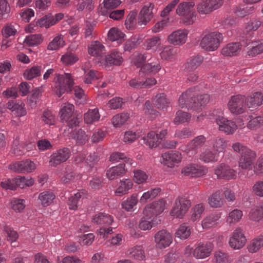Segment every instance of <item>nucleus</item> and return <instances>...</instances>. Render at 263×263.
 Returning <instances> with one entry per match:
<instances>
[{
	"label": "nucleus",
	"mask_w": 263,
	"mask_h": 263,
	"mask_svg": "<svg viewBox=\"0 0 263 263\" xmlns=\"http://www.w3.org/2000/svg\"><path fill=\"white\" fill-rule=\"evenodd\" d=\"M74 110V107L72 104H68L63 106L59 112L61 120L63 122H66L72 116Z\"/></svg>",
	"instance_id": "nucleus-32"
},
{
	"label": "nucleus",
	"mask_w": 263,
	"mask_h": 263,
	"mask_svg": "<svg viewBox=\"0 0 263 263\" xmlns=\"http://www.w3.org/2000/svg\"><path fill=\"white\" fill-rule=\"evenodd\" d=\"M124 36L125 34L117 28H111L108 33V37L111 41H115L123 39Z\"/></svg>",
	"instance_id": "nucleus-50"
},
{
	"label": "nucleus",
	"mask_w": 263,
	"mask_h": 263,
	"mask_svg": "<svg viewBox=\"0 0 263 263\" xmlns=\"http://www.w3.org/2000/svg\"><path fill=\"white\" fill-rule=\"evenodd\" d=\"M194 5L195 3L193 2H183L180 3L176 9V13L177 14L182 16L189 13H190V12L194 11L192 8Z\"/></svg>",
	"instance_id": "nucleus-28"
},
{
	"label": "nucleus",
	"mask_w": 263,
	"mask_h": 263,
	"mask_svg": "<svg viewBox=\"0 0 263 263\" xmlns=\"http://www.w3.org/2000/svg\"><path fill=\"white\" fill-rule=\"evenodd\" d=\"M206 138L203 135H200L193 139L189 144L190 149H194L201 147L205 142Z\"/></svg>",
	"instance_id": "nucleus-48"
},
{
	"label": "nucleus",
	"mask_w": 263,
	"mask_h": 263,
	"mask_svg": "<svg viewBox=\"0 0 263 263\" xmlns=\"http://www.w3.org/2000/svg\"><path fill=\"white\" fill-rule=\"evenodd\" d=\"M153 63L144 64L141 67L140 72L145 73H156L158 72L161 69L159 64L152 65Z\"/></svg>",
	"instance_id": "nucleus-39"
},
{
	"label": "nucleus",
	"mask_w": 263,
	"mask_h": 263,
	"mask_svg": "<svg viewBox=\"0 0 263 263\" xmlns=\"http://www.w3.org/2000/svg\"><path fill=\"white\" fill-rule=\"evenodd\" d=\"M161 163L168 167H173L175 163L181 160V154L179 152L170 151L162 154Z\"/></svg>",
	"instance_id": "nucleus-14"
},
{
	"label": "nucleus",
	"mask_w": 263,
	"mask_h": 263,
	"mask_svg": "<svg viewBox=\"0 0 263 263\" xmlns=\"http://www.w3.org/2000/svg\"><path fill=\"white\" fill-rule=\"evenodd\" d=\"M129 118V115L127 113H122L117 115L112 118V123L114 126H120L124 124Z\"/></svg>",
	"instance_id": "nucleus-43"
},
{
	"label": "nucleus",
	"mask_w": 263,
	"mask_h": 263,
	"mask_svg": "<svg viewBox=\"0 0 263 263\" xmlns=\"http://www.w3.org/2000/svg\"><path fill=\"white\" fill-rule=\"evenodd\" d=\"M213 249L212 243L200 242L193 251V256L197 259H203L209 257Z\"/></svg>",
	"instance_id": "nucleus-9"
},
{
	"label": "nucleus",
	"mask_w": 263,
	"mask_h": 263,
	"mask_svg": "<svg viewBox=\"0 0 263 263\" xmlns=\"http://www.w3.org/2000/svg\"><path fill=\"white\" fill-rule=\"evenodd\" d=\"M18 25L15 23H8L2 29V34L5 38H8L15 35Z\"/></svg>",
	"instance_id": "nucleus-34"
},
{
	"label": "nucleus",
	"mask_w": 263,
	"mask_h": 263,
	"mask_svg": "<svg viewBox=\"0 0 263 263\" xmlns=\"http://www.w3.org/2000/svg\"><path fill=\"white\" fill-rule=\"evenodd\" d=\"M195 99L194 110L200 111L202 109V107L205 106L209 102L210 96L208 94L195 96Z\"/></svg>",
	"instance_id": "nucleus-31"
},
{
	"label": "nucleus",
	"mask_w": 263,
	"mask_h": 263,
	"mask_svg": "<svg viewBox=\"0 0 263 263\" xmlns=\"http://www.w3.org/2000/svg\"><path fill=\"white\" fill-rule=\"evenodd\" d=\"M196 13L194 11L190 13L183 15L181 22L185 25H191L194 23L196 19Z\"/></svg>",
	"instance_id": "nucleus-58"
},
{
	"label": "nucleus",
	"mask_w": 263,
	"mask_h": 263,
	"mask_svg": "<svg viewBox=\"0 0 263 263\" xmlns=\"http://www.w3.org/2000/svg\"><path fill=\"white\" fill-rule=\"evenodd\" d=\"M191 118V116L190 114L182 110H179L176 114V117L174 119V122L176 124H179L189 122Z\"/></svg>",
	"instance_id": "nucleus-41"
},
{
	"label": "nucleus",
	"mask_w": 263,
	"mask_h": 263,
	"mask_svg": "<svg viewBox=\"0 0 263 263\" xmlns=\"http://www.w3.org/2000/svg\"><path fill=\"white\" fill-rule=\"evenodd\" d=\"M175 206L171 212L172 216L181 218L191 205L190 200L185 196H179L175 200Z\"/></svg>",
	"instance_id": "nucleus-3"
},
{
	"label": "nucleus",
	"mask_w": 263,
	"mask_h": 263,
	"mask_svg": "<svg viewBox=\"0 0 263 263\" xmlns=\"http://www.w3.org/2000/svg\"><path fill=\"white\" fill-rule=\"evenodd\" d=\"M191 234L190 230L185 223L181 224L175 233V237L180 239H186Z\"/></svg>",
	"instance_id": "nucleus-47"
},
{
	"label": "nucleus",
	"mask_w": 263,
	"mask_h": 263,
	"mask_svg": "<svg viewBox=\"0 0 263 263\" xmlns=\"http://www.w3.org/2000/svg\"><path fill=\"white\" fill-rule=\"evenodd\" d=\"M250 218L255 221H259L263 218V206H258L252 209L249 213Z\"/></svg>",
	"instance_id": "nucleus-49"
},
{
	"label": "nucleus",
	"mask_w": 263,
	"mask_h": 263,
	"mask_svg": "<svg viewBox=\"0 0 263 263\" xmlns=\"http://www.w3.org/2000/svg\"><path fill=\"white\" fill-rule=\"evenodd\" d=\"M133 182L130 179H126L120 182V185L115 191L116 195L122 196L128 193V191L133 187Z\"/></svg>",
	"instance_id": "nucleus-24"
},
{
	"label": "nucleus",
	"mask_w": 263,
	"mask_h": 263,
	"mask_svg": "<svg viewBox=\"0 0 263 263\" xmlns=\"http://www.w3.org/2000/svg\"><path fill=\"white\" fill-rule=\"evenodd\" d=\"M142 139L144 141V143L148 145L151 148L156 147L159 145L160 142L159 140L158 134H156L154 131H151L148 133L147 136L143 137Z\"/></svg>",
	"instance_id": "nucleus-25"
},
{
	"label": "nucleus",
	"mask_w": 263,
	"mask_h": 263,
	"mask_svg": "<svg viewBox=\"0 0 263 263\" xmlns=\"http://www.w3.org/2000/svg\"><path fill=\"white\" fill-rule=\"evenodd\" d=\"M200 159L205 163L216 162L218 160L215 154L209 150H206L200 154Z\"/></svg>",
	"instance_id": "nucleus-54"
},
{
	"label": "nucleus",
	"mask_w": 263,
	"mask_h": 263,
	"mask_svg": "<svg viewBox=\"0 0 263 263\" xmlns=\"http://www.w3.org/2000/svg\"><path fill=\"white\" fill-rule=\"evenodd\" d=\"M113 221V218L110 215L103 213L96 215L92 219V221L97 224H111Z\"/></svg>",
	"instance_id": "nucleus-33"
},
{
	"label": "nucleus",
	"mask_w": 263,
	"mask_h": 263,
	"mask_svg": "<svg viewBox=\"0 0 263 263\" xmlns=\"http://www.w3.org/2000/svg\"><path fill=\"white\" fill-rule=\"evenodd\" d=\"M221 0H202L197 5V11L200 15H206L219 8Z\"/></svg>",
	"instance_id": "nucleus-7"
},
{
	"label": "nucleus",
	"mask_w": 263,
	"mask_h": 263,
	"mask_svg": "<svg viewBox=\"0 0 263 263\" xmlns=\"http://www.w3.org/2000/svg\"><path fill=\"white\" fill-rule=\"evenodd\" d=\"M245 96L242 95H236L231 97L228 106L230 111L236 115L242 114L245 109L244 102Z\"/></svg>",
	"instance_id": "nucleus-5"
},
{
	"label": "nucleus",
	"mask_w": 263,
	"mask_h": 263,
	"mask_svg": "<svg viewBox=\"0 0 263 263\" xmlns=\"http://www.w3.org/2000/svg\"><path fill=\"white\" fill-rule=\"evenodd\" d=\"M153 105L158 109L167 108L170 104L169 100L167 99L164 93H160L156 95L152 99Z\"/></svg>",
	"instance_id": "nucleus-22"
},
{
	"label": "nucleus",
	"mask_w": 263,
	"mask_h": 263,
	"mask_svg": "<svg viewBox=\"0 0 263 263\" xmlns=\"http://www.w3.org/2000/svg\"><path fill=\"white\" fill-rule=\"evenodd\" d=\"M144 6L140 11L138 16V24L140 26H145L148 23L153 17L152 8Z\"/></svg>",
	"instance_id": "nucleus-15"
},
{
	"label": "nucleus",
	"mask_w": 263,
	"mask_h": 263,
	"mask_svg": "<svg viewBox=\"0 0 263 263\" xmlns=\"http://www.w3.org/2000/svg\"><path fill=\"white\" fill-rule=\"evenodd\" d=\"M153 221V219H148V218L143 216L139 222V227L142 230H150L154 226Z\"/></svg>",
	"instance_id": "nucleus-60"
},
{
	"label": "nucleus",
	"mask_w": 263,
	"mask_h": 263,
	"mask_svg": "<svg viewBox=\"0 0 263 263\" xmlns=\"http://www.w3.org/2000/svg\"><path fill=\"white\" fill-rule=\"evenodd\" d=\"M137 15L136 10H133L130 12L125 21L126 28L128 30H134L136 28V17Z\"/></svg>",
	"instance_id": "nucleus-37"
},
{
	"label": "nucleus",
	"mask_w": 263,
	"mask_h": 263,
	"mask_svg": "<svg viewBox=\"0 0 263 263\" xmlns=\"http://www.w3.org/2000/svg\"><path fill=\"white\" fill-rule=\"evenodd\" d=\"M42 41L41 34H33L27 36L24 42L29 46H33L40 44Z\"/></svg>",
	"instance_id": "nucleus-55"
},
{
	"label": "nucleus",
	"mask_w": 263,
	"mask_h": 263,
	"mask_svg": "<svg viewBox=\"0 0 263 263\" xmlns=\"http://www.w3.org/2000/svg\"><path fill=\"white\" fill-rule=\"evenodd\" d=\"M247 239L242 233L241 229L238 228L233 232V236L230 238L229 244L234 249H239L246 244Z\"/></svg>",
	"instance_id": "nucleus-12"
},
{
	"label": "nucleus",
	"mask_w": 263,
	"mask_h": 263,
	"mask_svg": "<svg viewBox=\"0 0 263 263\" xmlns=\"http://www.w3.org/2000/svg\"><path fill=\"white\" fill-rule=\"evenodd\" d=\"M252 190L256 196L263 197V180L256 182L252 187Z\"/></svg>",
	"instance_id": "nucleus-64"
},
{
	"label": "nucleus",
	"mask_w": 263,
	"mask_h": 263,
	"mask_svg": "<svg viewBox=\"0 0 263 263\" xmlns=\"http://www.w3.org/2000/svg\"><path fill=\"white\" fill-rule=\"evenodd\" d=\"M105 60L107 65H120L122 63L123 59L121 55V53L117 51H114L106 55Z\"/></svg>",
	"instance_id": "nucleus-27"
},
{
	"label": "nucleus",
	"mask_w": 263,
	"mask_h": 263,
	"mask_svg": "<svg viewBox=\"0 0 263 263\" xmlns=\"http://www.w3.org/2000/svg\"><path fill=\"white\" fill-rule=\"evenodd\" d=\"M176 54V50L174 48L166 47L160 53L162 59L169 60L173 59Z\"/></svg>",
	"instance_id": "nucleus-59"
},
{
	"label": "nucleus",
	"mask_w": 263,
	"mask_h": 263,
	"mask_svg": "<svg viewBox=\"0 0 263 263\" xmlns=\"http://www.w3.org/2000/svg\"><path fill=\"white\" fill-rule=\"evenodd\" d=\"M262 52L263 43H260L257 45L252 46V47L247 51V55L249 57H253Z\"/></svg>",
	"instance_id": "nucleus-63"
},
{
	"label": "nucleus",
	"mask_w": 263,
	"mask_h": 263,
	"mask_svg": "<svg viewBox=\"0 0 263 263\" xmlns=\"http://www.w3.org/2000/svg\"><path fill=\"white\" fill-rule=\"evenodd\" d=\"M143 214L144 216L148 218V219H153V220L158 215L150 204L147 205L143 209Z\"/></svg>",
	"instance_id": "nucleus-62"
},
{
	"label": "nucleus",
	"mask_w": 263,
	"mask_h": 263,
	"mask_svg": "<svg viewBox=\"0 0 263 263\" xmlns=\"http://www.w3.org/2000/svg\"><path fill=\"white\" fill-rule=\"evenodd\" d=\"M219 214H211L205 218L202 221V226L203 228H208L215 224V222L219 219Z\"/></svg>",
	"instance_id": "nucleus-53"
},
{
	"label": "nucleus",
	"mask_w": 263,
	"mask_h": 263,
	"mask_svg": "<svg viewBox=\"0 0 263 263\" xmlns=\"http://www.w3.org/2000/svg\"><path fill=\"white\" fill-rule=\"evenodd\" d=\"M154 238L156 247L160 249L169 246L172 241L171 234L164 230L158 232L155 235Z\"/></svg>",
	"instance_id": "nucleus-13"
},
{
	"label": "nucleus",
	"mask_w": 263,
	"mask_h": 263,
	"mask_svg": "<svg viewBox=\"0 0 263 263\" xmlns=\"http://www.w3.org/2000/svg\"><path fill=\"white\" fill-rule=\"evenodd\" d=\"M126 255L130 258L137 260H143L145 258L144 251L141 246H135L128 249Z\"/></svg>",
	"instance_id": "nucleus-23"
},
{
	"label": "nucleus",
	"mask_w": 263,
	"mask_h": 263,
	"mask_svg": "<svg viewBox=\"0 0 263 263\" xmlns=\"http://www.w3.org/2000/svg\"><path fill=\"white\" fill-rule=\"evenodd\" d=\"M56 77H57V82L55 83V92L59 97H60L65 92L70 93L72 89L76 98L80 99L84 96V90L81 88L79 86L73 87V80L69 73L57 74Z\"/></svg>",
	"instance_id": "nucleus-1"
},
{
	"label": "nucleus",
	"mask_w": 263,
	"mask_h": 263,
	"mask_svg": "<svg viewBox=\"0 0 263 263\" xmlns=\"http://www.w3.org/2000/svg\"><path fill=\"white\" fill-rule=\"evenodd\" d=\"M187 32L185 30H178L168 36L169 42L175 45H180L185 42Z\"/></svg>",
	"instance_id": "nucleus-18"
},
{
	"label": "nucleus",
	"mask_w": 263,
	"mask_h": 263,
	"mask_svg": "<svg viewBox=\"0 0 263 263\" xmlns=\"http://www.w3.org/2000/svg\"><path fill=\"white\" fill-rule=\"evenodd\" d=\"M9 168L17 173H30L36 168V166L33 161L26 159L10 164Z\"/></svg>",
	"instance_id": "nucleus-6"
},
{
	"label": "nucleus",
	"mask_w": 263,
	"mask_h": 263,
	"mask_svg": "<svg viewBox=\"0 0 263 263\" xmlns=\"http://www.w3.org/2000/svg\"><path fill=\"white\" fill-rule=\"evenodd\" d=\"M226 146L227 144L222 138L217 137L214 140L213 147L221 156H223Z\"/></svg>",
	"instance_id": "nucleus-35"
},
{
	"label": "nucleus",
	"mask_w": 263,
	"mask_h": 263,
	"mask_svg": "<svg viewBox=\"0 0 263 263\" xmlns=\"http://www.w3.org/2000/svg\"><path fill=\"white\" fill-rule=\"evenodd\" d=\"M100 118V114L98 110L95 109L88 111L84 114V119L87 124H91L93 122L97 121Z\"/></svg>",
	"instance_id": "nucleus-52"
},
{
	"label": "nucleus",
	"mask_w": 263,
	"mask_h": 263,
	"mask_svg": "<svg viewBox=\"0 0 263 263\" xmlns=\"http://www.w3.org/2000/svg\"><path fill=\"white\" fill-rule=\"evenodd\" d=\"M250 119L248 123V127L250 129H253L256 127H261L262 117L256 116L255 117L253 115L249 116Z\"/></svg>",
	"instance_id": "nucleus-57"
},
{
	"label": "nucleus",
	"mask_w": 263,
	"mask_h": 263,
	"mask_svg": "<svg viewBox=\"0 0 263 263\" xmlns=\"http://www.w3.org/2000/svg\"><path fill=\"white\" fill-rule=\"evenodd\" d=\"M55 198V195L52 192L45 191L41 193L39 198L41 201L43 206H46L50 204Z\"/></svg>",
	"instance_id": "nucleus-40"
},
{
	"label": "nucleus",
	"mask_w": 263,
	"mask_h": 263,
	"mask_svg": "<svg viewBox=\"0 0 263 263\" xmlns=\"http://www.w3.org/2000/svg\"><path fill=\"white\" fill-rule=\"evenodd\" d=\"M138 202V197L136 194L132 195L122 203V208L129 211L132 210Z\"/></svg>",
	"instance_id": "nucleus-44"
},
{
	"label": "nucleus",
	"mask_w": 263,
	"mask_h": 263,
	"mask_svg": "<svg viewBox=\"0 0 263 263\" xmlns=\"http://www.w3.org/2000/svg\"><path fill=\"white\" fill-rule=\"evenodd\" d=\"M242 216V212L239 210H234L231 211L227 218V222L229 223L238 222Z\"/></svg>",
	"instance_id": "nucleus-56"
},
{
	"label": "nucleus",
	"mask_w": 263,
	"mask_h": 263,
	"mask_svg": "<svg viewBox=\"0 0 263 263\" xmlns=\"http://www.w3.org/2000/svg\"><path fill=\"white\" fill-rule=\"evenodd\" d=\"M88 53L92 56L102 57V55L105 53V48L100 42H92L88 49Z\"/></svg>",
	"instance_id": "nucleus-26"
},
{
	"label": "nucleus",
	"mask_w": 263,
	"mask_h": 263,
	"mask_svg": "<svg viewBox=\"0 0 263 263\" xmlns=\"http://www.w3.org/2000/svg\"><path fill=\"white\" fill-rule=\"evenodd\" d=\"M70 154V151L68 148L64 147L60 149L51 155L49 162L50 165L56 167L65 162L69 158Z\"/></svg>",
	"instance_id": "nucleus-8"
},
{
	"label": "nucleus",
	"mask_w": 263,
	"mask_h": 263,
	"mask_svg": "<svg viewBox=\"0 0 263 263\" xmlns=\"http://www.w3.org/2000/svg\"><path fill=\"white\" fill-rule=\"evenodd\" d=\"M241 45L239 43H231L228 44L221 50L222 55L227 57H232L238 54Z\"/></svg>",
	"instance_id": "nucleus-20"
},
{
	"label": "nucleus",
	"mask_w": 263,
	"mask_h": 263,
	"mask_svg": "<svg viewBox=\"0 0 263 263\" xmlns=\"http://www.w3.org/2000/svg\"><path fill=\"white\" fill-rule=\"evenodd\" d=\"M160 191V188H155L144 193L140 198V202L146 203L148 199H154L158 195Z\"/></svg>",
	"instance_id": "nucleus-51"
},
{
	"label": "nucleus",
	"mask_w": 263,
	"mask_h": 263,
	"mask_svg": "<svg viewBox=\"0 0 263 263\" xmlns=\"http://www.w3.org/2000/svg\"><path fill=\"white\" fill-rule=\"evenodd\" d=\"M213 263H230L229 255L224 252L218 250L215 251L213 259Z\"/></svg>",
	"instance_id": "nucleus-38"
},
{
	"label": "nucleus",
	"mask_w": 263,
	"mask_h": 263,
	"mask_svg": "<svg viewBox=\"0 0 263 263\" xmlns=\"http://www.w3.org/2000/svg\"><path fill=\"white\" fill-rule=\"evenodd\" d=\"M64 41L63 39L60 36H56L53 41L51 42L48 47L47 49L50 50H57L63 45Z\"/></svg>",
	"instance_id": "nucleus-61"
},
{
	"label": "nucleus",
	"mask_w": 263,
	"mask_h": 263,
	"mask_svg": "<svg viewBox=\"0 0 263 263\" xmlns=\"http://www.w3.org/2000/svg\"><path fill=\"white\" fill-rule=\"evenodd\" d=\"M195 101V88H190L180 96L178 103L181 108H186L194 110Z\"/></svg>",
	"instance_id": "nucleus-4"
},
{
	"label": "nucleus",
	"mask_w": 263,
	"mask_h": 263,
	"mask_svg": "<svg viewBox=\"0 0 263 263\" xmlns=\"http://www.w3.org/2000/svg\"><path fill=\"white\" fill-rule=\"evenodd\" d=\"M203 59L201 55H197L192 58L185 64V69L187 71H192L195 70L202 63Z\"/></svg>",
	"instance_id": "nucleus-30"
},
{
	"label": "nucleus",
	"mask_w": 263,
	"mask_h": 263,
	"mask_svg": "<svg viewBox=\"0 0 263 263\" xmlns=\"http://www.w3.org/2000/svg\"><path fill=\"white\" fill-rule=\"evenodd\" d=\"M72 138L76 140L79 144H84L88 140L87 135L82 129L74 130L71 133Z\"/></svg>",
	"instance_id": "nucleus-36"
},
{
	"label": "nucleus",
	"mask_w": 263,
	"mask_h": 263,
	"mask_svg": "<svg viewBox=\"0 0 263 263\" xmlns=\"http://www.w3.org/2000/svg\"><path fill=\"white\" fill-rule=\"evenodd\" d=\"M256 157V154L254 151L250 148L246 150V152L240 155L238 162L239 166L242 169L250 170Z\"/></svg>",
	"instance_id": "nucleus-11"
},
{
	"label": "nucleus",
	"mask_w": 263,
	"mask_h": 263,
	"mask_svg": "<svg viewBox=\"0 0 263 263\" xmlns=\"http://www.w3.org/2000/svg\"><path fill=\"white\" fill-rule=\"evenodd\" d=\"M210 206L215 208L221 207L223 205V199L221 198V192L219 190L213 193L208 199Z\"/></svg>",
	"instance_id": "nucleus-29"
},
{
	"label": "nucleus",
	"mask_w": 263,
	"mask_h": 263,
	"mask_svg": "<svg viewBox=\"0 0 263 263\" xmlns=\"http://www.w3.org/2000/svg\"><path fill=\"white\" fill-rule=\"evenodd\" d=\"M215 174L217 178L220 179L230 180L236 178V171L223 163L220 164L215 168Z\"/></svg>",
	"instance_id": "nucleus-10"
},
{
	"label": "nucleus",
	"mask_w": 263,
	"mask_h": 263,
	"mask_svg": "<svg viewBox=\"0 0 263 263\" xmlns=\"http://www.w3.org/2000/svg\"><path fill=\"white\" fill-rule=\"evenodd\" d=\"M181 173L186 176L198 177L203 175L205 173V171L200 168H197L194 165H189L182 168Z\"/></svg>",
	"instance_id": "nucleus-21"
},
{
	"label": "nucleus",
	"mask_w": 263,
	"mask_h": 263,
	"mask_svg": "<svg viewBox=\"0 0 263 263\" xmlns=\"http://www.w3.org/2000/svg\"><path fill=\"white\" fill-rule=\"evenodd\" d=\"M41 66H34L27 69L24 73V77L28 80H31L41 75Z\"/></svg>",
	"instance_id": "nucleus-42"
},
{
	"label": "nucleus",
	"mask_w": 263,
	"mask_h": 263,
	"mask_svg": "<svg viewBox=\"0 0 263 263\" xmlns=\"http://www.w3.org/2000/svg\"><path fill=\"white\" fill-rule=\"evenodd\" d=\"M223 40L222 34L218 32H211L202 38L200 46L205 50L213 51L217 50Z\"/></svg>",
	"instance_id": "nucleus-2"
},
{
	"label": "nucleus",
	"mask_w": 263,
	"mask_h": 263,
	"mask_svg": "<svg viewBox=\"0 0 263 263\" xmlns=\"http://www.w3.org/2000/svg\"><path fill=\"white\" fill-rule=\"evenodd\" d=\"M262 101L263 95L260 92H254L247 98H245V101L247 103V106L249 108H251V110L261 105L262 103Z\"/></svg>",
	"instance_id": "nucleus-19"
},
{
	"label": "nucleus",
	"mask_w": 263,
	"mask_h": 263,
	"mask_svg": "<svg viewBox=\"0 0 263 263\" xmlns=\"http://www.w3.org/2000/svg\"><path fill=\"white\" fill-rule=\"evenodd\" d=\"M11 149L12 153L16 156L23 155L25 151H28L27 148H25V146L20 145L19 140L17 139L13 141Z\"/></svg>",
	"instance_id": "nucleus-45"
},
{
	"label": "nucleus",
	"mask_w": 263,
	"mask_h": 263,
	"mask_svg": "<svg viewBox=\"0 0 263 263\" xmlns=\"http://www.w3.org/2000/svg\"><path fill=\"white\" fill-rule=\"evenodd\" d=\"M216 123L219 125V129L228 134H232L237 127L234 122L228 120L222 117L217 118Z\"/></svg>",
	"instance_id": "nucleus-16"
},
{
	"label": "nucleus",
	"mask_w": 263,
	"mask_h": 263,
	"mask_svg": "<svg viewBox=\"0 0 263 263\" xmlns=\"http://www.w3.org/2000/svg\"><path fill=\"white\" fill-rule=\"evenodd\" d=\"M263 246V236L259 237L252 240L248 246L250 252L254 253L257 251Z\"/></svg>",
	"instance_id": "nucleus-46"
},
{
	"label": "nucleus",
	"mask_w": 263,
	"mask_h": 263,
	"mask_svg": "<svg viewBox=\"0 0 263 263\" xmlns=\"http://www.w3.org/2000/svg\"><path fill=\"white\" fill-rule=\"evenodd\" d=\"M125 163H120L119 165L111 167L106 171V177L109 180H114L118 177L123 176L126 172L125 169Z\"/></svg>",
	"instance_id": "nucleus-17"
}]
</instances>
